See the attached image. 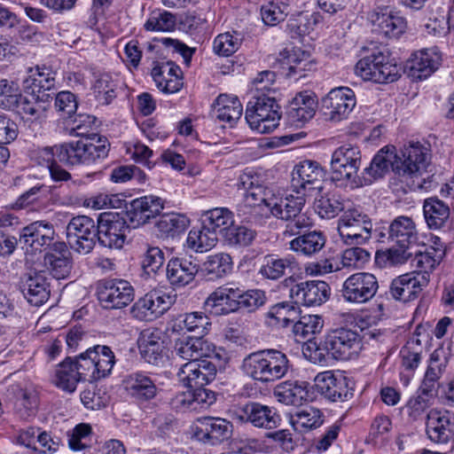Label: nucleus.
<instances>
[{
  "mask_svg": "<svg viewBox=\"0 0 454 454\" xmlns=\"http://www.w3.org/2000/svg\"><path fill=\"white\" fill-rule=\"evenodd\" d=\"M98 234L97 224L91 217L77 215L66 227V244L79 254H89L95 247Z\"/></svg>",
  "mask_w": 454,
  "mask_h": 454,
  "instance_id": "11",
  "label": "nucleus"
},
{
  "mask_svg": "<svg viewBox=\"0 0 454 454\" xmlns=\"http://www.w3.org/2000/svg\"><path fill=\"white\" fill-rule=\"evenodd\" d=\"M445 255V250L441 247H429L424 252L416 253L411 260V266L415 269L411 273L416 277H427V286L430 281V274L441 262Z\"/></svg>",
  "mask_w": 454,
  "mask_h": 454,
  "instance_id": "40",
  "label": "nucleus"
},
{
  "mask_svg": "<svg viewBox=\"0 0 454 454\" xmlns=\"http://www.w3.org/2000/svg\"><path fill=\"white\" fill-rule=\"evenodd\" d=\"M426 222L430 229H440L450 216L449 207L437 198H428L423 205Z\"/></svg>",
  "mask_w": 454,
  "mask_h": 454,
  "instance_id": "50",
  "label": "nucleus"
},
{
  "mask_svg": "<svg viewBox=\"0 0 454 454\" xmlns=\"http://www.w3.org/2000/svg\"><path fill=\"white\" fill-rule=\"evenodd\" d=\"M142 357L145 362L157 365L162 360V333L157 328H148L141 332L137 340Z\"/></svg>",
  "mask_w": 454,
  "mask_h": 454,
  "instance_id": "32",
  "label": "nucleus"
},
{
  "mask_svg": "<svg viewBox=\"0 0 454 454\" xmlns=\"http://www.w3.org/2000/svg\"><path fill=\"white\" fill-rule=\"evenodd\" d=\"M152 76L157 88L166 94L178 92L184 85L182 70L172 61L155 63Z\"/></svg>",
  "mask_w": 454,
  "mask_h": 454,
  "instance_id": "27",
  "label": "nucleus"
},
{
  "mask_svg": "<svg viewBox=\"0 0 454 454\" xmlns=\"http://www.w3.org/2000/svg\"><path fill=\"white\" fill-rule=\"evenodd\" d=\"M255 231L243 225H231L223 233V239L229 246L247 247L254 240Z\"/></svg>",
  "mask_w": 454,
  "mask_h": 454,
  "instance_id": "59",
  "label": "nucleus"
},
{
  "mask_svg": "<svg viewBox=\"0 0 454 454\" xmlns=\"http://www.w3.org/2000/svg\"><path fill=\"white\" fill-rule=\"evenodd\" d=\"M19 286L25 299L33 306L43 305L50 297V283L43 271L25 274Z\"/></svg>",
  "mask_w": 454,
  "mask_h": 454,
  "instance_id": "25",
  "label": "nucleus"
},
{
  "mask_svg": "<svg viewBox=\"0 0 454 454\" xmlns=\"http://www.w3.org/2000/svg\"><path fill=\"white\" fill-rule=\"evenodd\" d=\"M59 161L68 166L90 165L106 159L110 143L106 137H92L59 144Z\"/></svg>",
  "mask_w": 454,
  "mask_h": 454,
  "instance_id": "6",
  "label": "nucleus"
},
{
  "mask_svg": "<svg viewBox=\"0 0 454 454\" xmlns=\"http://www.w3.org/2000/svg\"><path fill=\"white\" fill-rule=\"evenodd\" d=\"M324 168L315 160L297 163L292 171L291 185L298 194L313 196L323 190Z\"/></svg>",
  "mask_w": 454,
  "mask_h": 454,
  "instance_id": "12",
  "label": "nucleus"
},
{
  "mask_svg": "<svg viewBox=\"0 0 454 454\" xmlns=\"http://www.w3.org/2000/svg\"><path fill=\"white\" fill-rule=\"evenodd\" d=\"M355 73L364 81L387 83L396 81L401 75V67L383 49L373 47L355 67Z\"/></svg>",
  "mask_w": 454,
  "mask_h": 454,
  "instance_id": "7",
  "label": "nucleus"
},
{
  "mask_svg": "<svg viewBox=\"0 0 454 454\" xmlns=\"http://www.w3.org/2000/svg\"><path fill=\"white\" fill-rule=\"evenodd\" d=\"M240 369L253 380L269 384L286 377L292 370V364L282 350L264 348L246 356Z\"/></svg>",
  "mask_w": 454,
  "mask_h": 454,
  "instance_id": "3",
  "label": "nucleus"
},
{
  "mask_svg": "<svg viewBox=\"0 0 454 454\" xmlns=\"http://www.w3.org/2000/svg\"><path fill=\"white\" fill-rule=\"evenodd\" d=\"M300 310L297 306L288 302H280L272 306L267 313L270 325L287 326L295 323L299 317Z\"/></svg>",
  "mask_w": 454,
  "mask_h": 454,
  "instance_id": "54",
  "label": "nucleus"
},
{
  "mask_svg": "<svg viewBox=\"0 0 454 454\" xmlns=\"http://www.w3.org/2000/svg\"><path fill=\"white\" fill-rule=\"evenodd\" d=\"M428 160V150L419 142H410L401 151V154L395 153L394 146H385L373 156L370 165L364 168V184H370L383 177L391 168L401 178H420L417 186L426 187V179L422 175L427 170Z\"/></svg>",
  "mask_w": 454,
  "mask_h": 454,
  "instance_id": "2",
  "label": "nucleus"
},
{
  "mask_svg": "<svg viewBox=\"0 0 454 454\" xmlns=\"http://www.w3.org/2000/svg\"><path fill=\"white\" fill-rule=\"evenodd\" d=\"M218 235L201 224L200 228H192L186 239L187 247L197 253L207 252L216 246Z\"/></svg>",
  "mask_w": 454,
  "mask_h": 454,
  "instance_id": "51",
  "label": "nucleus"
},
{
  "mask_svg": "<svg viewBox=\"0 0 454 454\" xmlns=\"http://www.w3.org/2000/svg\"><path fill=\"white\" fill-rule=\"evenodd\" d=\"M9 395L13 399L15 414L23 420L35 417L39 407V394L36 388L27 383L12 384L8 388Z\"/></svg>",
  "mask_w": 454,
  "mask_h": 454,
  "instance_id": "21",
  "label": "nucleus"
},
{
  "mask_svg": "<svg viewBox=\"0 0 454 454\" xmlns=\"http://www.w3.org/2000/svg\"><path fill=\"white\" fill-rule=\"evenodd\" d=\"M447 364L448 359L444 356L443 351L440 349L434 350L430 356L420 387L437 395L439 380L444 374Z\"/></svg>",
  "mask_w": 454,
  "mask_h": 454,
  "instance_id": "43",
  "label": "nucleus"
},
{
  "mask_svg": "<svg viewBox=\"0 0 454 454\" xmlns=\"http://www.w3.org/2000/svg\"><path fill=\"white\" fill-rule=\"evenodd\" d=\"M182 322L187 332L194 333L196 337L203 338L211 325L207 316L203 312H191L182 315Z\"/></svg>",
  "mask_w": 454,
  "mask_h": 454,
  "instance_id": "62",
  "label": "nucleus"
},
{
  "mask_svg": "<svg viewBox=\"0 0 454 454\" xmlns=\"http://www.w3.org/2000/svg\"><path fill=\"white\" fill-rule=\"evenodd\" d=\"M314 382L317 391L330 401L343 402L353 395L348 378L340 372H320L315 377Z\"/></svg>",
  "mask_w": 454,
  "mask_h": 454,
  "instance_id": "19",
  "label": "nucleus"
},
{
  "mask_svg": "<svg viewBox=\"0 0 454 454\" xmlns=\"http://www.w3.org/2000/svg\"><path fill=\"white\" fill-rule=\"evenodd\" d=\"M286 416L290 426L299 434H306L316 430L325 421L324 412L313 406H306L294 412H289Z\"/></svg>",
  "mask_w": 454,
  "mask_h": 454,
  "instance_id": "34",
  "label": "nucleus"
},
{
  "mask_svg": "<svg viewBox=\"0 0 454 454\" xmlns=\"http://www.w3.org/2000/svg\"><path fill=\"white\" fill-rule=\"evenodd\" d=\"M283 67L286 66L288 75L299 74L302 76V73L309 70L312 66L309 60V55L301 49H293L292 51L284 50L279 52L278 59Z\"/></svg>",
  "mask_w": 454,
  "mask_h": 454,
  "instance_id": "49",
  "label": "nucleus"
},
{
  "mask_svg": "<svg viewBox=\"0 0 454 454\" xmlns=\"http://www.w3.org/2000/svg\"><path fill=\"white\" fill-rule=\"evenodd\" d=\"M387 239L401 247H409L417 241V230L413 220L408 216L396 217L387 229Z\"/></svg>",
  "mask_w": 454,
  "mask_h": 454,
  "instance_id": "41",
  "label": "nucleus"
},
{
  "mask_svg": "<svg viewBox=\"0 0 454 454\" xmlns=\"http://www.w3.org/2000/svg\"><path fill=\"white\" fill-rule=\"evenodd\" d=\"M379 289L377 278L369 272H356L343 282L341 296L345 301L364 304L371 301Z\"/></svg>",
  "mask_w": 454,
  "mask_h": 454,
  "instance_id": "13",
  "label": "nucleus"
},
{
  "mask_svg": "<svg viewBox=\"0 0 454 454\" xmlns=\"http://www.w3.org/2000/svg\"><path fill=\"white\" fill-rule=\"evenodd\" d=\"M323 328V320L317 315H305L297 320L293 326V333L297 341H309L307 348L303 350L304 355L308 356L307 351L311 352V345L316 346V343L310 341L311 337L320 333Z\"/></svg>",
  "mask_w": 454,
  "mask_h": 454,
  "instance_id": "45",
  "label": "nucleus"
},
{
  "mask_svg": "<svg viewBox=\"0 0 454 454\" xmlns=\"http://www.w3.org/2000/svg\"><path fill=\"white\" fill-rule=\"evenodd\" d=\"M127 221H129L128 218L126 219L117 213L101 214L97 224L98 243L108 248L122 247L126 231L129 230Z\"/></svg>",
  "mask_w": 454,
  "mask_h": 454,
  "instance_id": "15",
  "label": "nucleus"
},
{
  "mask_svg": "<svg viewBox=\"0 0 454 454\" xmlns=\"http://www.w3.org/2000/svg\"><path fill=\"white\" fill-rule=\"evenodd\" d=\"M199 266L185 258H172L166 268L167 278L169 284L182 287L190 284L198 273Z\"/></svg>",
  "mask_w": 454,
  "mask_h": 454,
  "instance_id": "37",
  "label": "nucleus"
},
{
  "mask_svg": "<svg viewBox=\"0 0 454 454\" xmlns=\"http://www.w3.org/2000/svg\"><path fill=\"white\" fill-rule=\"evenodd\" d=\"M440 60V56L433 50L415 52L408 62L409 75L416 80H425L438 68Z\"/></svg>",
  "mask_w": 454,
  "mask_h": 454,
  "instance_id": "36",
  "label": "nucleus"
},
{
  "mask_svg": "<svg viewBox=\"0 0 454 454\" xmlns=\"http://www.w3.org/2000/svg\"><path fill=\"white\" fill-rule=\"evenodd\" d=\"M238 189L244 191V201L239 206L238 214L247 222H257L261 217L275 216L286 222L283 236L291 238L313 226L312 219L302 213L306 200L303 194H287L277 197L263 186L260 177L252 171L239 176Z\"/></svg>",
  "mask_w": 454,
  "mask_h": 454,
  "instance_id": "1",
  "label": "nucleus"
},
{
  "mask_svg": "<svg viewBox=\"0 0 454 454\" xmlns=\"http://www.w3.org/2000/svg\"><path fill=\"white\" fill-rule=\"evenodd\" d=\"M280 106L274 97L254 96L247 103L245 118L249 127L261 134L270 133L279 125Z\"/></svg>",
  "mask_w": 454,
  "mask_h": 454,
  "instance_id": "9",
  "label": "nucleus"
},
{
  "mask_svg": "<svg viewBox=\"0 0 454 454\" xmlns=\"http://www.w3.org/2000/svg\"><path fill=\"white\" fill-rule=\"evenodd\" d=\"M316 101L307 92L297 94L287 109V116L291 122L300 125L310 120L315 114Z\"/></svg>",
  "mask_w": 454,
  "mask_h": 454,
  "instance_id": "44",
  "label": "nucleus"
},
{
  "mask_svg": "<svg viewBox=\"0 0 454 454\" xmlns=\"http://www.w3.org/2000/svg\"><path fill=\"white\" fill-rule=\"evenodd\" d=\"M30 98H23L20 99L19 105L16 107H20L22 113L28 115L33 121H42L46 119V111L49 107L50 101H43L38 98H35V96L29 95Z\"/></svg>",
  "mask_w": 454,
  "mask_h": 454,
  "instance_id": "60",
  "label": "nucleus"
},
{
  "mask_svg": "<svg viewBox=\"0 0 454 454\" xmlns=\"http://www.w3.org/2000/svg\"><path fill=\"white\" fill-rule=\"evenodd\" d=\"M96 368V380L108 376L115 364V356L112 349L105 345L92 347Z\"/></svg>",
  "mask_w": 454,
  "mask_h": 454,
  "instance_id": "56",
  "label": "nucleus"
},
{
  "mask_svg": "<svg viewBox=\"0 0 454 454\" xmlns=\"http://www.w3.org/2000/svg\"><path fill=\"white\" fill-rule=\"evenodd\" d=\"M409 247H391L382 252L376 253V262L381 267L397 266L405 263L411 256Z\"/></svg>",
  "mask_w": 454,
  "mask_h": 454,
  "instance_id": "64",
  "label": "nucleus"
},
{
  "mask_svg": "<svg viewBox=\"0 0 454 454\" xmlns=\"http://www.w3.org/2000/svg\"><path fill=\"white\" fill-rule=\"evenodd\" d=\"M81 380H82V376L75 369L70 357L66 358L57 366L52 380L56 387L68 393L74 392L78 382Z\"/></svg>",
  "mask_w": 454,
  "mask_h": 454,
  "instance_id": "48",
  "label": "nucleus"
},
{
  "mask_svg": "<svg viewBox=\"0 0 454 454\" xmlns=\"http://www.w3.org/2000/svg\"><path fill=\"white\" fill-rule=\"evenodd\" d=\"M97 294L101 306L106 309L124 308L134 299L132 286L123 279L100 281L98 285Z\"/></svg>",
  "mask_w": 454,
  "mask_h": 454,
  "instance_id": "14",
  "label": "nucleus"
},
{
  "mask_svg": "<svg viewBox=\"0 0 454 454\" xmlns=\"http://www.w3.org/2000/svg\"><path fill=\"white\" fill-rule=\"evenodd\" d=\"M426 433L435 443H447L454 439V412L432 409L427 416Z\"/></svg>",
  "mask_w": 454,
  "mask_h": 454,
  "instance_id": "23",
  "label": "nucleus"
},
{
  "mask_svg": "<svg viewBox=\"0 0 454 454\" xmlns=\"http://www.w3.org/2000/svg\"><path fill=\"white\" fill-rule=\"evenodd\" d=\"M56 237L52 223L45 221H35L22 229L20 241L34 251L51 247Z\"/></svg>",
  "mask_w": 454,
  "mask_h": 454,
  "instance_id": "26",
  "label": "nucleus"
},
{
  "mask_svg": "<svg viewBox=\"0 0 454 454\" xmlns=\"http://www.w3.org/2000/svg\"><path fill=\"white\" fill-rule=\"evenodd\" d=\"M331 294V288L325 281L309 280L298 283L290 289V297L295 304L319 306L325 302Z\"/></svg>",
  "mask_w": 454,
  "mask_h": 454,
  "instance_id": "22",
  "label": "nucleus"
},
{
  "mask_svg": "<svg viewBox=\"0 0 454 454\" xmlns=\"http://www.w3.org/2000/svg\"><path fill=\"white\" fill-rule=\"evenodd\" d=\"M117 82L109 74H100L93 85L95 97L102 105H109L116 98Z\"/></svg>",
  "mask_w": 454,
  "mask_h": 454,
  "instance_id": "57",
  "label": "nucleus"
},
{
  "mask_svg": "<svg viewBox=\"0 0 454 454\" xmlns=\"http://www.w3.org/2000/svg\"><path fill=\"white\" fill-rule=\"evenodd\" d=\"M165 200L156 195H145L133 200L126 211V216L133 228L144 225L160 215L164 209Z\"/></svg>",
  "mask_w": 454,
  "mask_h": 454,
  "instance_id": "20",
  "label": "nucleus"
},
{
  "mask_svg": "<svg viewBox=\"0 0 454 454\" xmlns=\"http://www.w3.org/2000/svg\"><path fill=\"white\" fill-rule=\"evenodd\" d=\"M55 73L45 66L29 68L23 79L22 86L26 93L35 96V98L50 101L55 95Z\"/></svg>",
  "mask_w": 454,
  "mask_h": 454,
  "instance_id": "16",
  "label": "nucleus"
},
{
  "mask_svg": "<svg viewBox=\"0 0 454 454\" xmlns=\"http://www.w3.org/2000/svg\"><path fill=\"white\" fill-rule=\"evenodd\" d=\"M297 237L289 242V248L304 256H312L319 253L325 246L326 237L321 231H310Z\"/></svg>",
  "mask_w": 454,
  "mask_h": 454,
  "instance_id": "42",
  "label": "nucleus"
},
{
  "mask_svg": "<svg viewBox=\"0 0 454 454\" xmlns=\"http://www.w3.org/2000/svg\"><path fill=\"white\" fill-rule=\"evenodd\" d=\"M296 270L298 262L293 255L278 257L268 254L263 258L259 272L268 279L277 280L286 274H294Z\"/></svg>",
  "mask_w": 454,
  "mask_h": 454,
  "instance_id": "39",
  "label": "nucleus"
},
{
  "mask_svg": "<svg viewBox=\"0 0 454 454\" xmlns=\"http://www.w3.org/2000/svg\"><path fill=\"white\" fill-rule=\"evenodd\" d=\"M44 264L57 279L69 277L73 266L71 252L66 242L56 241L44 255Z\"/></svg>",
  "mask_w": 454,
  "mask_h": 454,
  "instance_id": "28",
  "label": "nucleus"
},
{
  "mask_svg": "<svg viewBox=\"0 0 454 454\" xmlns=\"http://www.w3.org/2000/svg\"><path fill=\"white\" fill-rule=\"evenodd\" d=\"M355 106V93L348 87L334 88L322 99L325 118L334 122L347 119Z\"/></svg>",
  "mask_w": 454,
  "mask_h": 454,
  "instance_id": "18",
  "label": "nucleus"
},
{
  "mask_svg": "<svg viewBox=\"0 0 454 454\" xmlns=\"http://www.w3.org/2000/svg\"><path fill=\"white\" fill-rule=\"evenodd\" d=\"M426 286L427 277H416L408 272L392 280L389 294L395 300L406 302L417 298Z\"/></svg>",
  "mask_w": 454,
  "mask_h": 454,
  "instance_id": "30",
  "label": "nucleus"
},
{
  "mask_svg": "<svg viewBox=\"0 0 454 454\" xmlns=\"http://www.w3.org/2000/svg\"><path fill=\"white\" fill-rule=\"evenodd\" d=\"M277 400L286 405L301 406L309 397L308 383L299 380H286L278 384L273 390Z\"/></svg>",
  "mask_w": 454,
  "mask_h": 454,
  "instance_id": "35",
  "label": "nucleus"
},
{
  "mask_svg": "<svg viewBox=\"0 0 454 454\" xmlns=\"http://www.w3.org/2000/svg\"><path fill=\"white\" fill-rule=\"evenodd\" d=\"M172 354L189 362L201 361L207 356V342L201 337L182 334L173 338Z\"/></svg>",
  "mask_w": 454,
  "mask_h": 454,
  "instance_id": "33",
  "label": "nucleus"
},
{
  "mask_svg": "<svg viewBox=\"0 0 454 454\" xmlns=\"http://www.w3.org/2000/svg\"><path fill=\"white\" fill-rule=\"evenodd\" d=\"M234 419L266 429L275 428L280 422V417L274 408L258 403H247L240 406L234 411Z\"/></svg>",
  "mask_w": 454,
  "mask_h": 454,
  "instance_id": "24",
  "label": "nucleus"
},
{
  "mask_svg": "<svg viewBox=\"0 0 454 454\" xmlns=\"http://www.w3.org/2000/svg\"><path fill=\"white\" fill-rule=\"evenodd\" d=\"M362 349L359 334L348 328H337L329 332L313 353L309 354L314 362L325 361V353L330 354L337 360H350L356 357Z\"/></svg>",
  "mask_w": 454,
  "mask_h": 454,
  "instance_id": "5",
  "label": "nucleus"
},
{
  "mask_svg": "<svg viewBox=\"0 0 454 454\" xmlns=\"http://www.w3.org/2000/svg\"><path fill=\"white\" fill-rule=\"evenodd\" d=\"M81 401L87 409L99 410L109 402L106 390L94 384H90L82 393Z\"/></svg>",
  "mask_w": 454,
  "mask_h": 454,
  "instance_id": "63",
  "label": "nucleus"
},
{
  "mask_svg": "<svg viewBox=\"0 0 454 454\" xmlns=\"http://www.w3.org/2000/svg\"><path fill=\"white\" fill-rule=\"evenodd\" d=\"M242 111L243 107L239 98L226 94H221L216 98L213 110L216 119L230 124L240 118Z\"/></svg>",
  "mask_w": 454,
  "mask_h": 454,
  "instance_id": "46",
  "label": "nucleus"
},
{
  "mask_svg": "<svg viewBox=\"0 0 454 454\" xmlns=\"http://www.w3.org/2000/svg\"><path fill=\"white\" fill-rule=\"evenodd\" d=\"M190 219L184 214L171 212L163 214L156 223L158 231L167 237H175L185 231Z\"/></svg>",
  "mask_w": 454,
  "mask_h": 454,
  "instance_id": "52",
  "label": "nucleus"
},
{
  "mask_svg": "<svg viewBox=\"0 0 454 454\" xmlns=\"http://www.w3.org/2000/svg\"><path fill=\"white\" fill-rule=\"evenodd\" d=\"M437 395L419 386L416 394L412 395L405 405L406 412L412 420H417L431 406Z\"/></svg>",
  "mask_w": 454,
  "mask_h": 454,
  "instance_id": "55",
  "label": "nucleus"
},
{
  "mask_svg": "<svg viewBox=\"0 0 454 454\" xmlns=\"http://www.w3.org/2000/svg\"><path fill=\"white\" fill-rule=\"evenodd\" d=\"M372 231L371 218L358 208H347L338 220V232L346 245L366 244Z\"/></svg>",
  "mask_w": 454,
  "mask_h": 454,
  "instance_id": "10",
  "label": "nucleus"
},
{
  "mask_svg": "<svg viewBox=\"0 0 454 454\" xmlns=\"http://www.w3.org/2000/svg\"><path fill=\"white\" fill-rule=\"evenodd\" d=\"M123 385L128 393L134 398L141 401L153 399L158 393L155 379L143 371H137L127 374Z\"/></svg>",
  "mask_w": 454,
  "mask_h": 454,
  "instance_id": "29",
  "label": "nucleus"
},
{
  "mask_svg": "<svg viewBox=\"0 0 454 454\" xmlns=\"http://www.w3.org/2000/svg\"><path fill=\"white\" fill-rule=\"evenodd\" d=\"M216 372V366L211 361L187 362L179 368L176 373L179 382L192 389V411L207 409L215 402V393L204 386L215 379Z\"/></svg>",
  "mask_w": 454,
  "mask_h": 454,
  "instance_id": "4",
  "label": "nucleus"
},
{
  "mask_svg": "<svg viewBox=\"0 0 454 454\" xmlns=\"http://www.w3.org/2000/svg\"><path fill=\"white\" fill-rule=\"evenodd\" d=\"M241 45L239 35L229 32L218 35L213 43V50L215 54L229 57L236 52Z\"/></svg>",
  "mask_w": 454,
  "mask_h": 454,
  "instance_id": "61",
  "label": "nucleus"
},
{
  "mask_svg": "<svg viewBox=\"0 0 454 454\" xmlns=\"http://www.w3.org/2000/svg\"><path fill=\"white\" fill-rule=\"evenodd\" d=\"M172 298L161 290H152L138 299L131 307V315L141 321H153L166 312Z\"/></svg>",
  "mask_w": 454,
  "mask_h": 454,
  "instance_id": "17",
  "label": "nucleus"
},
{
  "mask_svg": "<svg viewBox=\"0 0 454 454\" xmlns=\"http://www.w3.org/2000/svg\"><path fill=\"white\" fill-rule=\"evenodd\" d=\"M362 164V153L358 146L344 144L336 148L331 160L332 179L340 182V185H349L356 188L363 185L358 176Z\"/></svg>",
  "mask_w": 454,
  "mask_h": 454,
  "instance_id": "8",
  "label": "nucleus"
},
{
  "mask_svg": "<svg viewBox=\"0 0 454 454\" xmlns=\"http://www.w3.org/2000/svg\"><path fill=\"white\" fill-rule=\"evenodd\" d=\"M200 222L203 226L214 231L224 233L227 229L234 224V215L227 207H215L202 212Z\"/></svg>",
  "mask_w": 454,
  "mask_h": 454,
  "instance_id": "47",
  "label": "nucleus"
},
{
  "mask_svg": "<svg viewBox=\"0 0 454 454\" xmlns=\"http://www.w3.org/2000/svg\"><path fill=\"white\" fill-rule=\"evenodd\" d=\"M372 22L375 32L388 38H398L407 27L405 19L392 12H374Z\"/></svg>",
  "mask_w": 454,
  "mask_h": 454,
  "instance_id": "38",
  "label": "nucleus"
},
{
  "mask_svg": "<svg viewBox=\"0 0 454 454\" xmlns=\"http://www.w3.org/2000/svg\"><path fill=\"white\" fill-rule=\"evenodd\" d=\"M46 187L36 185L21 194L15 202L17 208L29 207L31 211H38L44 208L46 199Z\"/></svg>",
  "mask_w": 454,
  "mask_h": 454,
  "instance_id": "58",
  "label": "nucleus"
},
{
  "mask_svg": "<svg viewBox=\"0 0 454 454\" xmlns=\"http://www.w3.org/2000/svg\"><path fill=\"white\" fill-rule=\"evenodd\" d=\"M232 268V259L225 253L208 255L203 263V269L211 279L225 277L231 272Z\"/></svg>",
  "mask_w": 454,
  "mask_h": 454,
  "instance_id": "53",
  "label": "nucleus"
},
{
  "mask_svg": "<svg viewBox=\"0 0 454 454\" xmlns=\"http://www.w3.org/2000/svg\"><path fill=\"white\" fill-rule=\"evenodd\" d=\"M198 434L202 439L215 445L229 440L232 435L233 426L231 421L219 417H205L200 420Z\"/></svg>",
  "mask_w": 454,
  "mask_h": 454,
  "instance_id": "31",
  "label": "nucleus"
}]
</instances>
